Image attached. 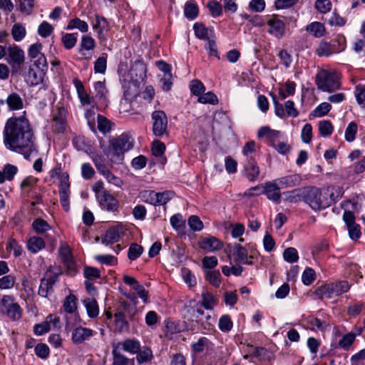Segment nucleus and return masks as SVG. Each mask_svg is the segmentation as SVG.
Listing matches in <instances>:
<instances>
[{"label": "nucleus", "mask_w": 365, "mask_h": 365, "mask_svg": "<svg viewBox=\"0 0 365 365\" xmlns=\"http://www.w3.org/2000/svg\"><path fill=\"white\" fill-rule=\"evenodd\" d=\"M68 111L62 103L58 102L51 114V128L54 133H63L68 127Z\"/></svg>", "instance_id": "20e7f679"}, {"label": "nucleus", "mask_w": 365, "mask_h": 365, "mask_svg": "<svg viewBox=\"0 0 365 365\" xmlns=\"http://www.w3.org/2000/svg\"><path fill=\"white\" fill-rule=\"evenodd\" d=\"M199 247L207 252H212L222 249L223 244L215 237H205L199 242Z\"/></svg>", "instance_id": "412c9836"}, {"label": "nucleus", "mask_w": 365, "mask_h": 365, "mask_svg": "<svg viewBox=\"0 0 365 365\" xmlns=\"http://www.w3.org/2000/svg\"><path fill=\"white\" fill-rule=\"evenodd\" d=\"M6 60L13 70L18 71L25 60L24 51L18 46H9L6 51Z\"/></svg>", "instance_id": "9d476101"}, {"label": "nucleus", "mask_w": 365, "mask_h": 365, "mask_svg": "<svg viewBox=\"0 0 365 365\" xmlns=\"http://www.w3.org/2000/svg\"><path fill=\"white\" fill-rule=\"evenodd\" d=\"M199 14L197 4L194 1H187L184 6L185 16L190 20L196 19Z\"/></svg>", "instance_id": "72a5a7b5"}, {"label": "nucleus", "mask_w": 365, "mask_h": 365, "mask_svg": "<svg viewBox=\"0 0 365 365\" xmlns=\"http://www.w3.org/2000/svg\"><path fill=\"white\" fill-rule=\"evenodd\" d=\"M221 274L218 270H210L205 272V279L210 284L218 287L221 283Z\"/></svg>", "instance_id": "37998d69"}, {"label": "nucleus", "mask_w": 365, "mask_h": 365, "mask_svg": "<svg viewBox=\"0 0 365 365\" xmlns=\"http://www.w3.org/2000/svg\"><path fill=\"white\" fill-rule=\"evenodd\" d=\"M47 68H41L36 67V68H34L29 67L25 75V81L27 84L30 86H35L41 83L45 76L44 71Z\"/></svg>", "instance_id": "f3484780"}, {"label": "nucleus", "mask_w": 365, "mask_h": 365, "mask_svg": "<svg viewBox=\"0 0 365 365\" xmlns=\"http://www.w3.org/2000/svg\"><path fill=\"white\" fill-rule=\"evenodd\" d=\"M274 180L281 190L299 185L302 181V178L298 174H293L282 177Z\"/></svg>", "instance_id": "4be33fe9"}, {"label": "nucleus", "mask_w": 365, "mask_h": 365, "mask_svg": "<svg viewBox=\"0 0 365 365\" xmlns=\"http://www.w3.org/2000/svg\"><path fill=\"white\" fill-rule=\"evenodd\" d=\"M96 46V42L93 38L89 35H84L81 38L80 43L79 53L82 51H91L93 50Z\"/></svg>", "instance_id": "c03bdc74"}, {"label": "nucleus", "mask_w": 365, "mask_h": 365, "mask_svg": "<svg viewBox=\"0 0 365 365\" xmlns=\"http://www.w3.org/2000/svg\"><path fill=\"white\" fill-rule=\"evenodd\" d=\"M233 326L231 318L229 315H222L219 320V328L222 331H229Z\"/></svg>", "instance_id": "338daca9"}, {"label": "nucleus", "mask_w": 365, "mask_h": 365, "mask_svg": "<svg viewBox=\"0 0 365 365\" xmlns=\"http://www.w3.org/2000/svg\"><path fill=\"white\" fill-rule=\"evenodd\" d=\"M350 287L351 285L347 281L342 280L324 284L318 287L314 293L321 299L324 298L331 299L347 292Z\"/></svg>", "instance_id": "7ed1b4c3"}, {"label": "nucleus", "mask_w": 365, "mask_h": 365, "mask_svg": "<svg viewBox=\"0 0 365 365\" xmlns=\"http://www.w3.org/2000/svg\"><path fill=\"white\" fill-rule=\"evenodd\" d=\"M121 349L117 348L116 345L113 346V365H127L130 359L120 353Z\"/></svg>", "instance_id": "e433bc0d"}, {"label": "nucleus", "mask_w": 365, "mask_h": 365, "mask_svg": "<svg viewBox=\"0 0 365 365\" xmlns=\"http://www.w3.org/2000/svg\"><path fill=\"white\" fill-rule=\"evenodd\" d=\"M193 30L195 36L200 40L207 41L209 38L215 37V36L212 28H207L201 22L195 23Z\"/></svg>", "instance_id": "393cba45"}, {"label": "nucleus", "mask_w": 365, "mask_h": 365, "mask_svg": "<svg viewBox=\"0 0 365 365\" xmlns=\"http://www.w3.org/2000/svg\"><path fill=\"white\" fill-rule=\"evenodd\" d=\"M175 196V192L173 190H165L162 192H157V206L165 205Z\"/></svg>", "instance_id": "49530a36"}, {"label": "nucleus", "mask_w": 365, "mask_h": 365, "mask_svg": "<svg viewBox=\"0 0 365 365\" xmlns=\"http://www.w3.org/2000/svg\"><path fill=\"white\" fill-rule=\"evenodd\" d=\"M316 84L319 89L329 93L340 88L338 75L334 72L327 70H322L317 73Z\"/></svg>", "instance_id": "39448f33"}, {"label": "nucleus", "mask_w": 365, "mask_h": 365, "mask_svg": "<svg viewBox=\"0 0 365 365\" xmlns=\"http://www.w3.org/2000/svg\"><path fill=\"white\" fill-rule=\"evenodd\" d=\"M355 96L358 104L363 108H365V85L358 86L355 89Z\"/></svg>", "instance_id": "774afa93"}, {"label": "nucleus", "mask_w": 365, "mask_h": 365, "mask_svg": "<svg viewBox=\"0 0 365 365\" xmlns=\"http://www.w3.org/2000/svg\"><path fill=\"white\" fill-rule=\"evenodd\" d=\"M217 304V299L210 292L202 294V306L206 309H212Z\"/></svg>", "instance_id": "79ce46f5"}, {"label": "nucleus", "mask_w": 365, "mask_h": 365, "mask_svg": "<svg viewBox=\"0 0 365 365\" xmlns=\"http://www.w3.org/2000/svg\"><path fill=\"white\" fill-rule=\"evenodd\" d=\"M77 297L73 294H70L68 295L63 302V309L66 313L73 314L77 310Z\"/></svg>", "instance_id": "4c0bfd02"}, {"label": "nucleus", "mask_w": 365, "mask_h": 365, "mask_svg": "<svg viewBox=\"0 0 365 365\" xmlns=\"http://www.w3.org/2000/svg\"><path fill=\"white\" fill-rule=\"evenodd\" d=\"M280 131L272 130L268 126H264L259 129L257 132L258 138H264L266 137L267 140L269 141V145L272 146V144H275L276 140L280 136Z\"/></svg>", "instance_id": "cd10ccee"}, {"label": "nucleus", "mask_w": 365, "mask_h": 365, "mask_svg": "<svg viewBox=\"0 0 365 365\" xmlns=\"http://www.w3.org/2000/svg\"><path fill=\"white\" fill-rule=\"evenodd\" d=\"M6 102L10 110H19L24 107L23 99L17 93L9 94Z\"/></svg>", "instance_id": "7c9ffc66"}, {"label": "nucleus", "mask_w": 365, "mask_h": 365, "mask_svg": "<svg viewBox=\"0 0 365 365\" xmlns=\"http://www.w3.org/2000/svg\"><path fill=\"white\" fill-rule=\"evenodd\" d=\"M77 34H63L61 37V42L66 49L70 50L73 48L77 42Z\"/></svg>", "instance_id": "a18cd8bd"}, {"label": "nucleus", "mask_w": 365, "mask_h": 365, "mask_svg": "<svg viewBox=\"0 0 365 365\" xmlns=\"http://www.w3.org/2000/svg\"><path fill=\"white\" fill-rule=\"evenodd\" d=\"M205 41V49L207 51L209 56H215L217 59H220V54L215 41V36L209 38V39Z\"/></svg>", "instance_id": "3c124183"}, {"label": "nucleus", "mask_w": 365, "mask_h": 365, "mask_svg": "<svg viewBox=\"0 0 365 365\" xmlns=\"http://www.w3.org/2000/svg\"><path fill=\"white\" fill-rule=\"evenodd\" d=\"M357 133V124L355 122H351L349 123L345 130V139L348 142H352L356 138Z\"/></svg>", "instance_id": "052dcab7"}, {"label": "nucleus", "mask_w": 365, "mask_h": 365, "mask_svg": "<svg viewBox=\"0 0 365 365\" xmlns=\"http://www.w3.org/2000/svg\"><path fill=\"white\" fill-rule=\"evenodd\" d=\"M331 106L328 103H320L312 112L314 117H322L327 115L331 110Z\"/></svg>", "instance_id": "e2e57ef3"}, {"label": "nucleus", "mask_w": 365, "mask_h": 365, "mask_svg": "<svg viewBox=\"0 0 365 365\" xmlns=\"http://www.w3.org/2000/svg\"><path fill=\"white\" fill-rule=\"evenodd\" d=\"M319 130L322 136H329L332 134L334 128L329 120H322L319 123Z\"/></svg>", "instance_id": "5fc2aeb1"}, {"label": "nucleus", "mask_w": 365, "mask_h": 365, "mask_svg": "<svg viewBox=\"0 0 365 365\" xmlns=\"http://www.w3.org/2000/svg\"><path fill=\"white\" fill-rule=\"evenodd\" d=\"M58 253L62 262L73 258L69 246L66 242H61L58 249Z\"/></svg>", "instance_id": "13d9d810"}, {"label": "nucleus", "mask_w": 365, "mask_h": 365, "mask_svg": "<svg viewBox=\"0 0 365 365\" xmlns=\"http://www.w3.org/2000/svg\"><path fill=\"white\" fill-rule=\"evenodd\" d=\"M272 98L273 104L274 107V113L277 116L280 118H284L285 115L296 118L299 115V112L294 107V101L289 100L284 103V106L280 103L276 96L273 93L270 94Z\"/></svg>", "instance_id": "0eeeda50"}, {"label": "nucleus", "mask_w": 365, "mask_h": 365, "mask_svg": "<svg viewBox=\"0 0 365 365\" xmlns=\"http://www.w3.org/2000/svg\"><path fill=\"white\" fill-rule=\"evenodd\" d=\"M53 31V27L47 21H43L38 28V34L43 38L48 37Z\"/></svg>", "instance_id": "69168bd1"}, {"label": "nucleus", "mask_w": 365, "mask_h": 365, "mask_svg": "<svg viewBox=\"0 0 365 365\" xmlns=\"http://www.w3.org/2000/svg\"><path fill=\"white\" fill-rule=\"evenodd\" d=\"M198 101L200 103H204V104L210 103L212 105H215V104H217L218 99H217V96L214 93L210 91L206 93L201 94L198 97Z\"/></svg>", "instance_id": "bf43d9fd"}, {"label": "nucleus", "mask_w": 365, "mask_h": 365, "mask_svg": "<svg viewBox=\"0 0 365 365\" xmlns=\"http://www.w3.org/2000/svg\"><path fill=\"white\" fill-rule=\"evenodd\" d=\"M151 150L153 155L162 158L165 151V145L160 140H154L152 143Z\"/></svg>", "instance_id": "0e129e2a"}, {"label": "nucleus", "mask_w": 365, "mask_h": 365, "mask_svg": "<svg viewBox=\"0 0 365 365\" xmlns=\"http://www.w3.org/2000/svg\"><path fill=\"white\" fill-rule=\"evenodd\" d=\"M305 31L317 38L324 36L327 32L324 25L319 21H314L307 24Z\"/></svg>", "instance_id": "c85d7f7f"}, {"label": "nucleus", "mask_w": 365, "mask_h": 365, "mask_svg": "<svg viewBox=\"0 0 365 365\" xmlns=\"http://www.w3.org/2000/svg\"><path fill=\"white\" fill-rule=\"evenodd\" d=\"M334 188L315 186L304 188V202L315 212L325 210L333 203Z\"/></svg>", "instance_id": "f03ea898"}, {"label": "nucleus", "mask_w": 365, "mask_h": 365, "mask_svg": "<svg viewBox=\"0 0 365 365\" xmlns=\"http://www.w3.org/2000/svg\"><path fill=\"white\" fill-rule=\"evenodd\" d=\"M136 354L138 364L150 361L153 357L152 350L148 346H143V349L140 348V351Z\"/></svg>", "instance_id": "ea45409f"}, {"label": "nucleus", "mask_w": 365, "mask_h": 365, "mask_svg": "<svg viewBox=\"0 0 365 365\" xmlns=\"http://www.w3.org/2000/svg\"><path fill=\"white\" fill-rule=\"evenodd\" d=\"M143 252V247L141 245L137 243H132L128 249V257L132 261L135 260L140 257Z\"/></svg>", "instance_id": "8fccbe9b"}, {"label": "nucleus", "mask_w": 365, "mask_h": 365, "mask_svg": "<svg viewBox=\"0 0 365 365\" xmlns=\"http://www.w3.org/2000/svg\"><path fill=\"white\" fill-rule=\"evenodd\" d=\"M73 83L76 89L78 97L82 105H91L93 103V97H91L86 91L85 87L80 79L75 78Z\"/></svg>", "instance_id": "5701e85b"}, {"label": "nucleus", "mask_w": 365, "mask_h": 365, "mask_svg": "<svg viewBox=\"0 0 365 365\" xmlns=\"http://www.w3.org/2000/svg\"><path fill=\"white\" fill-rule=\"evenodd\" d=\"M232 254L235 262L243 264H252V262L250 259H253V257L252 255L249 256L247 249L242 245L239 244L235 245L233 247Z\"/></svg>", "instance_id": "b1692460"}, {"label": "nucleus", "mask_w": 365, "mask_h": 365, "mask_svg": "<svg viewBox=\"0 0 365 365\" xmlns=\"http://www.w3.org/2000/svg\"><path fill=\"white\" fill-rule=\"evenodd\" d=\"M190 88L191 93L196 96H200L205 91V87L204 84L197 79L192 80L190 82Z\"/></svg>", "instance_id": "6e6d98bb"}, {"label": "nucleus", "mask_w": 365, "mask_h": 365, "mask_svg": "<svg viewBox=\"0 0 365 365\" xmlns=\"http://www.w3.org/2000/svg\"><path fill=\"white\" fill-rule=\"evenodd\" d=\"M83 304L89 317L95 318L98 315L99 308L96 299L87 298L84 299Z\"/></svg>", "instance_id": "c9c22d12"}, {"label": "nucleus", "mask_w": 365, "mask_h": 365, "mask_svg": "<svg viewBox=\"0 0 365 365\" xmlns=\"http://www.w3.org/2000/svg\"><path fill=\"white\" fill-rule=\"evenodd\" d=\"M269 26L268 33L277 38H281L285 34V24L280 20L277 15H272L267 21Z\"/></svg>", "instance_id": "2eb2a0df"}, {"label": "nucleus", "mask_w": 365, "mask_h": 365, "mask_svg": "<svg viewBox=\"0 0 365 365\" xmlns=\"http://www.w3.org/2000/svg\"><path fill=\"white\" fill-rule=\"evenodd\" d=\"M83 274L88 281H92L101 278L100 270L96 267L90 266H86L84 267Z\"/></svg>", "instance_id": "864d4df0"}, {"label": "nucleus", "mask_w": 365, "mask_h": 365, "mask_svg": "<svg viewBox=\"0 0 365 365\" xmlns=\"http://www.w3.org/2000/svg\"><path fill=\"white\" fill-rule=\"evenodd\" d=\"M283 257L285 261L289 263H294L299 259L297 250L294 247L287 248L283 253Z\"/></svg>", "instance_id": "680f3d73"}, {"label": "nucleus", "mask_w": 365, "mask_h": 365, "mask_svg": "<svg viewBox=\"0 0 365 365\" xmlns=\"http://www.w3.org/2000/svg\"><path fill=\"white\" fill-rule=\"evenodd\" d=\"M207 7L209 9L212 17H218L222 14V6L221 4L216 0L209 1Z\"/></svg>", "instance_id": "de8ad7c7"}, {"label": "nucleus", "mask_w": 365, "mask_h": 365, "mask_svg": "<svg viewBox=\"0 0 365 365\" xmlns=\"http://www.w3.org/2000/svg\"><path fill=\"white\" fill-rule=\"evenodd\" d=\"M259 173L260 170L256 159L250 158V160H245L243 174L250 182H254L257 180Z\"/></svg>", "instance_id": "a211bd4d"}, {"label": "nucleus", "mask_w": 365, "mask_h": 365, "mask_svg": "<svg viewBox=\"0 0 365 365\" xmlns=\"http://www.w3.org/2000/svg\"><path fill=\"white\" fill-rule=\"evenodd\" d=\"M32 228L38 235H43L51 229V225L42 218H36L32 222Z\"/></svg>", "instance_id": "f704fd0d"}, {"label": "nucleus", "mask_w": 365, "mask_h": 365, "mask_svg": "<svg viewBox=\"0 0 365 365\" xmlns=\"http://www.w3.org/2000/svg\"><path fill=\"white\" fill-rule=\"evenodd\" d=\"M17 172L16 166L11 164L5 165L3 170H0V184L4 183L6 180H12Z\"/></svg>", "instance_id": "2f4dec72"}, {"label": "nucleus", "mask_w": 365, "mask_h": 365, "mask_svg": "<svg viewBox=\"0 0 365 365\" xmlns=\"http://www.w3.org/2000/svg\"><path fill=\"white\" fill-rule=\"evenodd\" d=\"M66 29L68 30L77 29L82 33H86L88 31V25L85 21H83L81 19L76 17L69 21Z\"/></svg>", "instance_id": "58836bf2"}, {"label": "nucleus", "mask_w": 365, "mask_h": 365, "mask_svg": "<svg viewBox=\"0 0 365 365\" xmlns=\"http://www.w3.org/2000/svg\"><path fill=\"white\" fill-rule=\"evenodd\" d=\"M259 193L265 194L269 200L277 203L279 202L282 195L280 188L274 180L265 182L263 190H261Z\"/></svg>", "instance_id": "6ab92c4d"}, {"label": "nucleus", "mask_w": 365, "mask_h": 365, "mask_svg": "<svg viewBox=\"0 0 365 365\" xmlns=\"http://www.w3.org/2000/svg\"><path fill=\"white\" fill-rule=\"evenodd\" d=\"M1 304L4 308L6 316L13 321H18L21 317L22 309L18 303L14 302V298L9 295H4Z\"/></svg>", "instance_id": "f8f14e48"}, {"label": "nucleus", "mask_w": 365, "mask_h": 365, "mask_svg": "<svg viewBox=\"0 0 365 365\" xmlns=\"http://www.w3.org/2000/svg\"><path fill=\"white\" fill-rule=\"evenodd\" d=\"M58 274L51 273L41 279V284L38 288V294L43 297H47L48 294L51 293L53 289V285L58 281Z\"/></svg>", "instance_id": "dca6fc26"}, {"label": "nucleus", "mask_w": 365, "mask_h": 365, "mask_svg": "<svg viewBox=\"0 0 365 365\" xmlns=\"http://www.w3.org/2000/svg\"><path fill=\"white\" fill-rule=\"evenodd\" d=\"M3 135L5 147L22 155L26 160H29L33 153H38L34 130L24 115L8 118Z\"/></svg>", "instance_id": "f257e3e1"}, {"label": "nucleus", "mask_w": 365, "mask_h": 365, "mask_svg": "<svg viewBox=\"0 0 365 365\" xmlns=\"http://www.w3.org/2000/svg\"><path fill=\"white\" fill-rule=\"evenodd\" d=\"M123 234L122 225H117L107 230L105 235L102 237V243L105 245L113 244L119 241Z\"/></svg>", "instance_id": "aec40b11"}, {"label": "nucleus", "mask_w": 365, "mask_h": 365, "mask_svg": "<svg viewBox=\"0 0 365 365\" xmlns=\"http://www.w3.org/2000/svg\"><path fill=\"white\" fill-rule=\"evenodd\" d=\"M345 48L344 39H342L341 42L339 40L333 41L332 43L322 41L316 48L315 53L318 56H329L333 53L343 51Z\"/></svg>", "instance_id": "6e6552de"}, {"label": "nucleus", "mask_w": 365, "mask_h": 365, "mask_svg": "<svg viewBox=\"0 0 365 365\" xmlns=\"http://www.w3.org/2000/svg\"><path fill=\"white\" fill-rule=\"evenodd\" d=\"M43 46L41 43H36L31 44L28 50V56L36 67L41 68H48L46 58L44 54L41 52Z\"/></svg>", "instance_id": "ddd939ff"}, {"label": "nucleus", "mask_w": 365, "mask_h": 365, "mask_svg": "<svg viewBox=\"0 0 365 365\" xmlns=\"http://www.w3.org/2000/svg\"><path fill=\"white\" fill-rule=\"evenodd\" d=\"M45 245L43 238L38 236L31 237L27 242V249L34 254L43 250Z\"/></svg>", "instance_id": "473e14b6"}, {"label": "nucleus", "mask_w": 365, "mask_h": 365, "mask_svg": "<svg viewBox=\"0 0 365 365\" xmlns=\"http://www.w3.org/2000/svg\"><path fill=\"white\" fill-rule=\"evenodd\" d=\"M284 200L289 203H297L304 201V189H294L291 191L283 192Z\"/></svg>", "instance_id": "c756f323"}, {"label": "nucleus", "mask_w": 365, "mask_h": 365, "mask_svg": "<svg viewBox=\"0 0 365 365\" xmlns=\"http://www.w3.org/2000/svg\"><path fill=\"white\" fill-rule=\"evenodd\" d=\"M133 147V140L131 136L128 133H123L118 138L110 140L109 153L107 155H110L111 158L120 157Z\"/></svg>", "instance_id": "423d86ee"}, {"label": "nucleus", "mask_w": 365, "mask_h": 365, "mask_svg": "<svg viewBox=\"0 0 365 365\" xmlns=\"http://www.w3.org/2000/svg\"><path fill=\"white\" fill-rule=\"evenodd\" d=\"M153 132L156 137L168 133V118L163 110H155L152 113Z\"/></svg>", "instance_id": "9b49d317"}, {"label": "nucleus", "mask_w": 365, "mask_h": 365, "mask_svg": "<svg viewBox=\"0 0 365 365\" xmlns=\"http://www.w3.org/2000/svg\"><path fill=\"white\" fill-rule=\"evenodd\" d=\"M96 200L102 210L113 213L118 212L119 202L109 190L101 192Z\"/></svg>", "instance_id": "1a4fd4ad"}, {"label": "nucleus", "mask_w": 365, "mask_h": 365, "mask_svg": "<svg viewBox=\"0 0 365 365\" xmlns=\"http://www.w3.org/2000/svg\"><path fill=\"white\" fill-rule=\"evenodd\" d=\"M98 129L106 134L110 130V122L103 115L98 114L97 116Z\"/></svg>", "instance_id": "4d7b16f0"}, {"label": "nucleus", "mask_w": 365, "mask_h": 365, "mask_svg": "<svg viewBox=\"0 0 365 365\" xmlns=\"http://www.w3.org/2000/svg\"><path fill=\"white\" fill-rule=\"evenodd\" d=\"M25 28L20 24H15L11 29V35L16 41H21L26 36Z\"/></svg>", "instance_id": "603ef678"}, {"label": "nucleus", "mask_w": 365, "mask_h": 365, "mask_svg": "<svg viewBox=\"0 0 365 365\" xmlns=\"http://www.w3.org/2000/svg\"><path fill=\"white\" fill-rule=\"evenodd\" d=\"M95 331L86 327H78L72 332V340L75 344H81L93 336Z\"/></svg>", "instance_id": "a878e982"}, {"label": "nucleus", "mask_w": 365, "mask_h": 365, "mask_svg": "<svg viewBox=\"0 0 365 365\" xmlns=\"http://www.w3.org/2000/svg\"><path fill=\"white\" fill-rule=\"evenodd\" d=\"M107 68V54L103 53L94 62L95 73H104Z\"/></svg>", "instance_id": "09e8293b"}, {"label": "nucleus", "mask_w": 365, "mask_h": 365, "mask_svg": "<svg viewBox=\"0 0 365 365\" xmlns=\"http://www.w3.org/2000/svg\"><path fill=\"white\" fill-rule=\"evenodd\" d=\"M242 152L246 158L245 160H250V158L256 159V143L253 140L246 143Z\"/></svg>", "instance_id": "a19ab883"}, {"label": "nucleus", "mask_w": 365, "mask_h": 365, "mask_svg": "<svg viewBox=\"0 0 365 365\" xmlns=\"http://www.w3.org/2000/svg\"><path fill=\"white\" fill-rule=\"evenodd\" d=\"M108 26L109 24L105 17L98 14L95 15V21H92V27L96 31L100 43L106 41Z\"/></svg>", "instance_id": "4468645a"}, {"label": "nucleus", "mask_w": 365, "mask_h": 365, "mask_svg": "<svg viewBox=\"0 0 365 365\" xmlns=\"http://www.w3.org/2000/svg\"><path fill=\"white\" fill-rule=\"evenodd\" d=\"M115 345L117 348L133 354L138 353L140 348V341L135 339H127Z\"/></svg>", "instance_id": "bb28decb"}]
</instances>
